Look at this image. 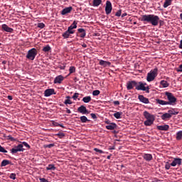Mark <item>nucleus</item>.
Segmentation results:
<instances>
[{
    "instance_id": "nucleus-1",
    "label": "nucleus",
    "mask_w": 182,
    "mask_h": 182,
    "mask_svg": "<svg viewBox=\"0 0 182 182\" xmlns=\"http://www.w3.org/2000/svg\"><path fill=\"white\" fill-rule=\"evenodd\" d=\"M139 20L144 23H151L152 26H157L160 22V17L154 14H145L142 15Z\"/></svg>"
},
{
    "instance_id": "nucleus-2",
    "label": "nucleus",
    "mask_w": 182,
    "mask_h": 182,
    "mask_svg": "<svg viewBox=\"0 0 182 182\" xmlns=\"http://www.w3.org/2000/svg\"><path fill=\"white\" fill-rule=\"evenodd\" d=\"M143 116L146 119L145 122H144V126H151L153 123H154V120H156V117L154 114H150L147 111H144L143 112Z\"/></svg>"
},
{
    "instance_id": "nucleus-3",
    "label": "nucleus",
    "mask_w": 182,
    "mask_h": 182,
    "mask_svg": "<svg viewBox=\"0 0 182 182\" xmlns=\"http://www.w3.org/2000/svg\"><path fill=\"white\" fill-rule=\"evenodd\" d=\"M165 96H166L167 100H168L167 101L168 105H170L171 106H174V105H176V102H177V98L174 97L173 93L169 92H166Z\"/></svg>"
},
{
    "instance_id": "nucleus-4",
    "label": "nucleus",
    "mask_w": 182,
    "mask_h": 182,
    "mask_svg": "<svg viewBox=\"0 0 182 182\" xmlns=\"http://www.w3.org/2000/svg\"><path fill=\"white\" fill-rule=\"evenodd\" d=\"M157 72H159V69L156 68L154 70H151L149 73H148L146 76L147 82H153V80H154V79H156V77H157Z\"/></svg>"
},
{
    "instance_id": "nucleus-5",
    "label": "nucleus",
    "mask_w": 182,
    "mask_h": 182,
    "mask_svg": "<svg viewBox=\"0 0 182 182\" xmlns=\"http://www.w3.org/2000/svg\"><path fill=\"white\" fill-rule=\"evenodd\" d=\"M36 55H38V50H36V48H31L28 51L26 58L29 60H35Z\"/></svg>"
},
{
    "instance_id": "nucleus-6",
    "label": "nucleus",
    "mask_w": 182,
    "mask_h": 182,
    "mask_svg": "<svg viewBox=\"0 0 182 182\" xmlns=\"http://www.w3.org/2000/svg\"><path fill=\"white\" fill-rule=\"evenodd\" d=\"M11 154H16L18 151H25V149H23V145L19 144L18 145L14 146L13 149L10 150Z\"/></svg>"
},
{
    "instance_id": "nucleus-7",
    "label": "nucleus",
    "mask_w": 182,
    "mask_h": 182,
    "mask_svg": "<svg viewBox=\"0 0 182 182\" xmlns=\"http://www.w3.org/2000/svg\"><path fill=\"white\" fill-rule=\"evenodd\" d=\"M112 10H113V6H112V2H110V1H107L105 4L106 15H110V14H112Z\"/></svg>"
},
{
    "instance_id": "nucleus-8",
    "label": "nucleus",
    "mask_w": 182,
    "mask_h": 182,
    "mask_svg": "<svg viewBox=\"0 0 182 182\" xmlns=\"http://www.w3.org/2000/svg\"><path fill=\"white\" fill-rule=\"evenodd\" d=\"M137 82L135 80L128 81L127 83V90H132L133 87H136Z\"/></svg>"
},
{
    "instance_id": "nucleus-9",
    "label": "nucleus",
    "mask_w": 182,
    "mask_h": 182,
    "mask_svg": "<svg viewBox=\"0 0 182 182\" xmlns=\"http://www.w3.org/2000/svg\"><path fill=\"white\" fill-rule=\"evenodd\" d=\"M145 86H147V83L143 82L141 81L140 82H136V90H142V92L144 90Z\"/></svg>"
},
{
    "instance_id": "nucleus-10",
    "label": "nucleus",
    "mask_w": 182,
    "mask_h": 182,
    "mask_svg": "<svg viewBox=\"0 0 182 182\" xmlns=\"http://www.w3.org/2000/svg\"><path fill=\"white\" fill-rule=\"evenodd\" d=\"M77 112L82 114H89V113H90L84 105H81L80 107H78Z\"/></svg>"
},
{
    "instance_id": "nucleus-11",
    "label": "nucleus",
    "mask_w": 182,
    "mask_h": 182,
    "mask_svg": "<svg viewBox=\"0 0 182 182\" xmlns=\"http://www.w3.org/2000/svg\"><path fill=\"white\" fill-rule=\"evenodd\" d=\"M52 95H56V92H55V89H47L44 91V96L46 97H49V96H52Z\"/></svg>"
},
{
    "instance_id": "nucleus-12",
    "label": "nucleus",
    "mask_w": 182,
    "mask_h": 182,
    "mask_svg": "<svg viewBox=\"0 0 182 182\" xmlns=\"http://www.w3.org/2000/svg\"><path fill=\"white\" fill-rule=\"evenodd\" d=\"M77 36L82 38H85L86 36V30H85V28H78Z\"/></svg>"
},
{
    "instance_id": "nucleus-13",
    "label": "nucleus",
    "mask_w": 182,
    "mask_h": 182,
    "mask_svg": "<svg viewBox=\"0 0 182 182\" xmlns=\"http://www.w3.org/2000/svg\"><path fill=\"white\" fill-rule=\"evenodd\" d=\"M181 161H182L181 159H180V158H174L173 161L171 164V166L172 167H176V166H181Z\"/></svg>"
},
{
    "instance_id": "nucleus-14",
    "label": "nucleus",
    "mask_w": 182,
    "mask_h": 182,
    "mask_svg": "<svg viewBox=\"0 0 182 182\" xmlns=\"http://www.w3.org/2000/svg\"><path fill=\"white\" fill-rule=\"evenodd\" d=\"M75 33V31H70L68 29L65 32H64L62 35L64 39H68V38H70V35Z\"/></svg>"
},
{
    "instance_id": "nucleus-15",
    "label": "nucleus",
    "mask_w": 182,
    "mask_h": 182,
    "mask_svg": "<svg viewBox=\"0 0 182 182\" xmlns=\"http://www.w3.org/2000/svg\"><path fill=\"white\" fill-rule=\"evenodd\" d=\"M72 11H73V7H66L61 11V15H68V14H70Z\"/></svg>"
},
{
    "instance_id": "nucleus-16",
    "label": "nucleus",
    "mask_w": 182,
    "mask_h": 182,
    "mask_svg": "<svg viewBox=\"0 0 182 182\" xmlns=\"http://www.w3.org/2000/svg\"><path fill=\"white\" fill-rule=\"evenodd\" d=\"M138 99L139 102H141V103H144L145 105H149V103H150L149 98H146L144 95H139Z\"/></svg>"
},
{
    "instance_id": "nucleus-17",
    "label": "nucleus",
    "mask_w": 182,
    "mask_h": 182,
    "mask_svg": "<svg viewBox=\"0 0 182 182\" xmlns=\"http://www.w3.org/2000/svg\"><path fill=\"white\" fill-rule=\"evenodd\" d=\"M156 129L158 130H161L163 132H167V130H168V129H170V127L167 124L165 125H159L156 127Z\"/></svg>"
},
{
    "instance_id": "nucleus-18",
    "label": "nucleus",
    "mask_w": 182,
    "mask_h": 182,
    "mask_svg": "<svg viewBox=\"0 0 182 182\" xmlns=\"http://www.w3.org/2000/svg\"><path fill=\"white\" fill-rule=\"evenodd\" d=\"M105 128L107 130H115V129H117V124H116L114 122H112L109 125H106Z\"/></svg>"
},
{
    "instance_id": "nucleus-19",
    "label": "nucleus",
    "mask_w": 182,
    "mask_h": 182,
    "mask_svg": "<svg viewBox=\"0 0 182 182\" xmlns=\"http://www.w3.org/2000/svg\"><path fill=\"white\" fill-rule=\"evenodd\" d=\"M1 28L4 31H5V32H9L10 33H12V32H14V28H10L9 26H8V25L6 24H3L1 26Z\"/></svg>"
},
{
    "instance_id": "nucleus-20",
    "label": "nucleus",
    "mask_w": 182,
    "mask_h": 182,
    "mask_svg": "<svg viewBox=\"0 0 182 182\" xmlns=\"http://www.w3.org/2000/svg\"><path fill=\"white\" fill-rule=\"evenodd\" d=\"M142 157L146 161H151L153 160V155L150 154H144Z\"/></svg>"
},
{
    "instance_id": "nucleus-21",
    "label": "nucleus",
    "mask_w": 182,
    "mask_h": 182,
    "mask_svg": "<svg viewBox=\"0 0 182 182\" xmlns=\"http://www.w3.org/2000/svg\"><path fill=\"white\" fill-rule=\"evenodd\" d=\"M99 65H100V66H103V68H107V66H110V65H112V63L101 60H100Z\"/></svg>"
},
{
    "instance_id": "nucleus-22",
    "label": "nucleus",
    "mask_w": 182,
    "mask_h": 182,
    "mask_svg": "<svg viewBox=\"0 0 182 182\" xmlns=\"http://www.w3.org/2000/svg\"><path fill=\"white\" fill-rule=\"evenodd\" d=\"M65 79V77H63L62 75H58L57 76L55 80H54V83L57 84H60L62 83V82H63V80Z\"/></svg>"
},
{
    "instance_id": "nucleus-23",
    "label": "nucleus",
    "mask_w": 182,
    "mask_h": 182,
    "mask_svg": "<svg viewBox=\"0 0 182 182\" xmlns=\"http://www.w3.org/2000/svg\"><path fill=\"white\" fill-rule=\"evenodd\" d=\"M77 28V21H74L73 23L68 27V31H75L73 29H76Z\"/></svg>"
},
{
    "instance_id": "nucleus-24",
    "label": "nucleus",
    "mask_w": 182,
    "mask_h": 182,
    "mask_svg": "<svg viewBox=\"0 0 182 182\" xmlns=\"http://www.w3.org/2000/svg\"><path fill=\"white\" fill-rule=\"evenodd\" d=\"M168 113H169L171 116H176V114H178V112L177 111L176 109L172 108L168 111Z\"/></svg>"
},
{
    "instance_id": "nucleus-25",
    "label": "nucleus",
    "mask_w": 182,
    "mask_h": 182,
    "mask_svg": "<svg viewBox=\"0 0 182 182\" xmlns=\"http://www.w3.org/2000/svg\"><path fill=\"white\" fill-rule=\"evenodd\" d=\"M156 102L158 105H161V106H166V105H168L167 101H164V100H162L160 99H156Z\"/></svg>"
},
{
    "instance_id": "nucleus-26",
    "label": "nucleus",
    "mask_w": 182,
    "mask_h": 182,
    "mask_svg": "<svg viewBox=\"0 0 182 182\" xmlns=\"http://www.w3.org/2000/svg\"><path fill=\"white\" fill-rule=\"evenodd\" d=\"M161 117L162 120H167V119H171V115L168 112L162 114Z\"/></svg>"
},
{
    "instance_id": "nucleus-27",
    "label": "nucleus",
    "mask_w": 182,
    "mask_h": 182,
    "mask_svg": "<svg viewBox=\"0 0 182 182\" xmlns=\"http://www.w3.org/2000/svg\"><path fill=\"white\" fill-rule=\"evenodd\" d=\"M9 164H11V161L5 159L1 161V167H5Z\"/></svg>"
},
{
    "instance_id": "nucleus-28",
    "label": "nucleus",
    "mask_w": 182,
    "mask_h": 182,
    "mask_svg": "<svg viewBox=\"0 0 182 182\" xmlns=\"http://www.w3.org/2000/svg\"><path fill=\"white\" fill-rule=\"evenodd\" d=\"M160 85L162 86V87H168V86H170V84L168 83V82L164 80L160 82Z\"/></svg>"
},
{
    "instance_id": "nucleus-29",
    "label": "nucleus",
    "mask_w": 182,
    "mask_h": 182,
    "mask_svg": "<svg viewBox=\"0 0 182 182\" xmlns=\"http://www.w3.org/2000/svg\"><path fill=\"white\" fill-rule=\"evenodd\" d=\"M172 2H173V0H165L163 5L164 8H167L168 6H170Z\"/></svg>"
},
{
    "instance_id": "nucleus-30",
    "label": "nucleus",
    "mask_w": 182,
    "mask_h": 182,
    "mask_svg": "<svg viewBox=\"0 0 182 182\" xmlns=\"http://www.w3.org/2000/svg\"><path fill=\"white\" fill-rule=\"evenodd\" d=\"M82 102L84 103H89L90 102H92V97L90 96H86L82 98Z\"/></svg>"
},
{
    "instance_id": "nucleus-31",
    "label": "nucleus",
    "mask_w": 182,
    "mask_h": 182,
    "mask_svg": "<svg viewBox=\"0 0 182 182\" xmlns=\"http://www.w3.org/2000/svg\"><path fill=\"white\" fill-rule=\"evenodd\" d=\"M80 120L81 123H87V122H90V120L88 119L87 117H86V116H81L80 117Z\"/></svg>"
},
{
    "instance_id": "nucleus-32",
    "label": "nucleus",
    "mask_w": 182,
    "mask_h": 182,
    "mask_svg": "<svg viewBox=\"0 0 182 182\" xmlns=\"http://www.w3.org/2000/svg\"><path fill=\"white\" fill-rule=\"evenodd\" d=\"M122 114H123V112H117L113 114V116L115 117V119H122Z\"/></svg>"
},
{
    "instance_id": "nucleus-33",
    "label": "nucleus",
    "mask_w": 182,
    "mask_h": 182,
    "mask_svg": "<svg viewBox=\"0 0 182 182\" xmlns=\"http://www.w3.org/2000/svg\"><path fill=\"white\" fill-rule=\"evenodd\" d=\"M93 6H99L102 4V0H93Z\"/></svg>"
},
{
    "instance_id": "nucleus-34",
    "label": "nucleus",
    "mask_w": 182,
    "mask_h": 182,
    "mask_svg": "<svg viewBox=\"0 0 182 182\" xmlns=\"http://www.w3.org/2000/svg\"><path fill=\"white\" fill-rule=\"evenodd\" d=\"M176 140H181V139H182V131H178L176 133Z\"/></svg>"
},
{
    "instance_id": "nucleus-35",
    "label": "nucleus",
    "mask_w": 182,
    "mask_h": 182,
    "mask_svg": "<svg viewBox=\"0 0 182 182\" xmlns=\"http://www.w3.org/2000/svg\"><path fill=\"white\" fill-rule=\"evenodd\" d=\"M46 170H53V171H55V170H56V167L53 164H49L46 167Z\"/></svg>"
},
{
    "instance_id": "nucleus-36",
    "label": "nucleus",
    "mask_w": 182,
    "mask_h": 182,
    "mask_svg": "<svg viewBox=\"0 0 182 182\" xmlns=\"http://www.w3.org/2000/svg\"><path fill=\"white\" fill-rule=\"evenodd\" d=\"M51 48L49 45H47L46 46L43 47V52H50L51 50Z\"/></svg>"
},
{
    "instance_id": "nucleus-37",
    "label": "nucleus",
    "mask_w": 182,
    "mask_h": 182,
    "mask_svg": "<svg viewBox=\"0 0 182 182\" xmlns=\"http://www.w3.org/2000/svg\"><path fill=\"white\" fill-rule=\"evenodd\" d=\"M75 72H76V68L73 66L70 67L69 68L70 75H71V73H75Z\"/></svg>"
},
{
    "instance_id": "nucleus-38",
    "label": "nucleus",
    "mask_w": 182,
    "mask_h": 182,
    "mask_svg": "<svg viewBox=\"0 0 182 182\" xmlns=\"http://www.w3.org/2000/svg\"><path fill=\"white\" fill-rule=\"evenodd\" d=\"M52 147H55V144H50L44 145L45 149H52Z\"/></svg>"
},
{
    "instance_id": "nucleus-39",
    "label": "nucleus",
    "mask_w": 182,
    "mask_h": 182,
    "mask_svg": "<svg viewBox=\"0 0 182 182\" xmlns=\"http://www.w3.org/2000/svg\"><path fill=\"white\" fill-rule=\"evenodd\" d=\"M100 95V91L99 90H95L92 92L93 96H99Z\"/></svg>"
},
{
    "instance_id": "nucleus-40",
    "label": "nucleus",
    "mask_w": 182,
    "mask_h": 182,
    "mask_svg": "<svg viewBox=\"0 0 182 182\" xmlns=\"http://www.w3.org/2000/svg\"><path fill=\"white\" fill-rule=\"evenodd\" d=\"M22 144L23 145V146L25 147H26L27 149H31V145L29 144H28L27 142H25V141H23L21 144Z\"/></svg>"
},
{
    "instance_id": "nucleus-41",
    "label": "nucleus",
    "mask_w": 182,
    "mask_h": 182,
    "mask_svg": "<svg viewBox=\"0 0 182 182\" xmlns=\"http://www.w3.org/2000/svg\"><path fill=\"white\" fill-rule=\"evenodd\" d=\"M59 139H63L65 137V133L63 132H59L58 134H56Z\"/></svg>"
},
{
    "instance_id": "nucleus-42",
    "label": "nucleus",
    "mask_w": 182,
    "mask_h": 182,
    "mask_svg": "<svg viewBox=\"0 0 182 182\" xmlns=\"http://www.w3.org/2000/svg\"><path fill=\"white\" fill-rule=\"evenodd\" d=\"M94 151H96L97 153H99L100 154H105V151H103L102 150L99 149L97 148H95Z\"/></svg>"
},
{
    "instance_id": "nucleus-43",
    "label": "nucleus",
    "mask_w": 182,
    "mask_h": 182,
    "mask_svg": "<svg viewBox=\"0 0 182 182\" xmlns=\"http://www.w3.org/2000/svg\"><path fill=\"white\" fill-rule=\"evenodd\" d=\"M171 167V164L168 163V161L166 162V164H165L166 170H170Z\"/></svg>"
},
{
    "instance_id": "nucleus-44",
    "label": "nucleus",
    "mask_w": 182,
    "mask_h": 182,
    "mask_svg": "<svg viewBox=\"0 0 182 182\" xmlns=\"http://www.w3.org/2000/svg\"><path fill=\"white\" fill-rule=\"evenodd\" d=\"M9 178H11V180H16V174L11 173L9 176Z\"/></svg>"
},
{
    "instance_id": "nucleus-45",
    "label": "nucleus",
    "mask_w": 182,
    "mask_h": 182,
    "mask_svg": "<svg viewBox=\"0 0 182 182\" xmlns=\"http://www.w3.org/2000/svg\"><path fill=\"white\" fill-rule=\"evenodd\" d=\"M7 139H8V140H10L11 141H16V139L15 138L12 137L11 135L7 136Z\"/></svg>"
},
{
    "instance_id": "nucleus-46",
    "label": "nucleus",
    "mask_w": 182,
    "mask_h": 182,
    "mask_svg": "<svg viewBox=\"0 0 182 182\" xmlns=\"http://www.w3.org/2000/svg\"><path fill=\"white\" fill-rule=\"evenodd\" d=\"M143 92H146V93H150V87L145 85L144 87V90Z\"/></svg>"
},
{
    "instance_id": "nucleus-47",
    "label": "nucleus",
    "mask_w": 182,
    "mask_h": 182,
    "mask_svg": "<svg viewBox=\"0 0 182 182\" xmlns=\"http://www.w3.org/2000/svg\"><path fill=\"white\" fill-rule=\"evenodd\" d=\"M0 153H8V151L5 149L4 147L0 145Z\"/></svg>"
},
{
    "instance_id": "nucleus-48",
    "label": "nucleus",
    "mask_w": 182,
    "mask_h": 182,
    "mask_svg": "<svg viewBox=\"0 0 182 182\" xmlns=\"http://www.w3.org/2000/svg\"><path fill=\"white\" fill-rule=\"evenodd\" d=\"M77 97H79V92H75L74 93L73 98L74 100H76V99H77Z\"/></svg>"
},
{
    "instance_id": "nucleus-49",
    "label": "nucleus",
    "mask_w": 182,
    "mask_h": 182,
    "mask_svg": "<svg viewBox=\"0 0 182 182\" xmlns=\"http://www.w3.org/2000/svg\"><path fill=\"white\" fill-rule=\"evenodd\" d=\"M38 28H41V29H43V28H45V23H39L38 24Z\"/></svg>"
},
{
    "instance_id": "nucleus-50",
    "label": "nucleus",
    "mask_w": 182,
    "mask_h": 182,
    "mask_svg": "<svg viewBox=\"0 0 182 182\" xmlns=\"http://www.w3.org/2000/svg\"><path fill=\"white\" fill-rule=\"evenodd\" d=\"M115 16H122V9H119L117 11Z\"/></svg>"
},
{
    "instance_id": "nucleus-51",
    "label": "nucleus",
    "mask_w": 182,
    "mask_h": 182,
    "mask_svg": "<svg viewBox=\"0 0 182 182\" xmlns=\"http://www.w3.org/2000/svg\"><path fill=\"white\" fill-rule=\"evenodd\" d=\"M65 105H72V101L70 100H65L64 102Z\"/></svg>"
},
{
    "instance_id": "nucleus-52",
    "label": "nucleus",
    "mask_w": 182,
    "mask_h": 182,
    "mask_svg": "<svg viewBox=\"0 0 182 182\" xmlns=\"http://www.w3.org/2000/svg\"><path fill=\"white\" fill-rule=\"evenodd\" d=\"M40 182H49V181H48V179H46L45 178H41Z\"/></svg>"
},
{
    "instance_id": "nucleus-53",
    "label": "nucleus",
    "mask_w": 182,
    "mask_h": 182,
    "mask_svg": "<svg viewBox=\"0 0 182 182\" xmlns=\"http://www.w3.org/2000/svg\"><path fill=\"white\" fill-rule=\"evenodd\" d=\"M90 116L92 117V119H97V116H96V114H94V113H91L90 114Z\"/></svg>"
},
{
    "instance_id": "nucleus-54",
    "label": "nucleus",
    "mask_w": 182,
    "mask_h": 182,
    "mask_svg": "<svg viewBox=\"0 0 182 182\" xmlns=\"http://www.w3.org/2000/svg\"><path fill=\"white\" fill-rule=\"evenodd\" d=\"M112 123H113V122H110V120H107V121H105V124H108V125H109V124H112Z\"/></svg>"
},
{
    "instance_id": "nucleus-55",
    "label": "nucleus",
    "mask_w": 182,
    "mask_h": 182,
    "mask_svg": "<svg viewBox=\"0 0 182 182\" xmlns=\"http://www.w3.org/2000/svg\"><path fill=\"white\" fill-rule=\"evenodd\" d=\"M114 105L117 106V105H120V102H119V101H114Z\"/></svg>"
},
{
    "instance_id": "nucleus-56",
    "label": "nucleus",
    "mask_w": 182,
    "mask_h": 182,
    "mask_svg": "<svg viewBox=\"0 0 182 182\" xmlns=\"http://www.w3.org/2000/svg\"><path fill=\"white\" fill-rule=\"evenodd\" d=\"M66 112L68 114H70L72 113V112L70 111V109H69L68 108H66Z\"/></svg>"
},
{
    "instance_id": "nucleus-57",
    "label": "nucleus",
    "mask_w": 182,
    "mask_h": 182,
    "mask_svg": "<svg viewBox=\"0 0 182 182\" xmlns=\"http://www.w3.org/2000/svg\"><path fill=\"white\" fill-rule=\"evenodd\" d=\"M7 99H9V100H12V99H14V98L12 97V96L9 95V96H7Z\"/></svg>"
},
{
    "instance_id": "nucleus-58",
    "label": "nucleus",
    "mask_w": 182,
    "mask_h": 182,
    "mask_svg": "<svg viewBox=\"0 0 182 182\" xmlns=\"http://www.w3.org/2000/svg\"><path fill=\"white\" fill-rule=\"evenodd\" d=\"M124 16H127V13H124L122 14V18H124Z\"/></svg>"
},
{
    "instance_id": "nucleus-59",
    "label": "nucleus",
    "mask_w": 182,
    "mask_h": 182,
    "mask_svg": "<svg viewBox=\"0 0 182 182\" xmlns=\"http://www.w3.org/2000/svg\"><path fill=\"white\" fill-rule=\"evenodd\" d=\"M82 46V48H87V45L86 43H83Z\"/></svg>"
},
{
    "instance_id": "nucleus-60",
    "label": "nucleus",
    "mask_w": 182,
    "mask_h": 182,
    "mask_svg": "<svg viewBox=\"0 0 182 182\" xmlns=\"http://www.w3.org/2000/svg\"><path fill=\"white\" fill-rule=\"evenodd\" d=\"M110 157H111L110 156H107V159L108 160H110Z\"/></svg>"
},
{
    "instance_id": "nucleus-61",
    "label": "nucleus",
    "mask_w": 182,
    "mask_h": 182,
    "mask_svg": "<svg viewBox=\"0 0 182 182\" xmlns=\"http://www.w3.org/2000/svg\"><path fill=\"white\" fill-rule=\"evenodd\" d=\"M159 22H160L161 25L163 23V21H161L160 19H159Z\"/></svg>"
},
{
    "instance_id": "nucleus-62",
    "label": "nucleus",
    "mask_w": 182,
    "mask_h": 182,
    "mask_svg": "<svg viewBox=\"0 0 182 182\" xmlns=\"http://www.w3.org/2000/svg\"><path fill=\"white\" fill-rule=\"evenodd\" d=\"M67 100H70V96H67Z\"/></svg>"
},
{
    "instance_id": "nucleus-63",
    "label": "nucleus",
    "mask_w": 182,
    "mask_h": 182,
    "mask_svg": "<svg viewBox=\"0 0 182 182\" xmlns=\"http://www.w3.org/2000/svg\"><path fill=\"white\" fill-rule=\"evenodd\" d=\"M63 2H68V0H63Z\"/></svg>"
},
{
    "instance_id": "nucleus-64",
    "label": "nucleus",
    "mask_w": 182,
    "mask_h": 182,
    "mask_svg": "<svg viewBox=\"0 0 182 182\" xmlns=\"http://www.w3.org/2000/svg\"><path fill=\"white\" fill-rule=\"evenodd\" d=\"M60 127H63V125H60Z\"/></svg>"
}]
</instances>
